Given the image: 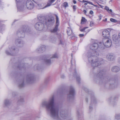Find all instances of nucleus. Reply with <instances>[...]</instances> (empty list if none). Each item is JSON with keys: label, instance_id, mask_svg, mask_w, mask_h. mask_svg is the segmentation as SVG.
<instances>
[{"label": "nucleus", "instance_id": "f257e3e1", "mask_svg": "<svg viewBox=\"0 0 120 120\" xmlns=\"http://www.w3.org/2000/svg\"><path fill=\"white\" fill-rule=\"evenodd\" d=\"M42 107L45 108L46 110L50 112L52 117L57 120H61L62 118H66L67 114L64 110H60V117L58 115V108L55 105L54 97L52 96L50 97L48 101H45L42 102Z\"/></svg>", "mask_w": 120, "mask_h": 120}, {"label": "nucleus", "instance_id": "f03ea898", "mask_svg": "<svg viewBox=\"0 0 120 120\" xmlns=\"http://www.w3.org/2000/svg\"><path fill=\"white\" fill-rule=\"evenodd\" d=\"M100 47L98 43L93 42L90 46V49L93 51H88L86 54L88 61L91 63V65L95 71L98 69V66L104 64L105 61L102 59H98V58L99 54L98 52L96 50Z\"/></svg>", "mask_w": 120, "mask_h": 120}, {"label": "nucleus", "instance_id": "7ed1b4c3", "mask_svg": "<svg viewBox=\"0 0 120 120\" xmlns=\"http://www.w3.org/2000/svg\"><path fill=\"white\" fill-rule=\"evenodd\" d=\"M39 21L35 25V29L39 31H41L44 28V24H51L54 22V19L53 18L49 19L47 20L44 17L39 16L38 17Z\"/></svg>", "mask_w": 120, "mask_h": 120}, {"label": "nucleus", "instance_id": "20e7f679", "mask_svg": "<svg viewBox=\"0 0 120 120\" xmlns=\"http://www.w3.org/2000/svg\"><path fill=\"white\" fill-rule=\"evenodd\" d=\"M30 32V30L27 26L24 25L20 28L17 31L16 34L17 36L19 38H23L25 37V32L29 33Z\"/></svg>", "mask_w": 120, "mask_h": 120}, {"label": "nucleus", "instance_id": "39448f33", "mask_svg": "<svg viewBox=\"0 0 120 120\" xmlns=\"http://www.w3.org/2000/svg\"><path fill=\"white\" fill-rule=\"evenodd\" d=\"M98 71L99 72L98 74H97L96 76V77L97 79L100 80V79L102 80L103 79V81L105 80L106 82H107L109 83V84H110L113 81L112 79H110L109 78H104L103 77V75L105 73L103 71H101L100 72H99V71Z\"/></svg>", "mask_w": 120, "mask_h": 120}, {"label": "nucleus", "instance_id": "423d86ee", "mask_svg": "<svg viewBox=\"0 0 120 120\" xmlns=\"http://www.w3.org/2000/svg\"><path fill=\"white\" fill-rule=\"evenodd\" d=\"M25 5L27 8L29 10L33 9L34 7L33 2L31 0H27L26 2Z\"/></svg>", "mask_w": 120, "mask_h": 120}, {"label": "nucleus", "instance_id": "0eeeda50", "mask_svg": "<svg viewBox=\"0 0 120 120\" xmlns=\"http://www.w3.org/2000/svg\"><path fill=\"white\" fill-rule=\"evenodd\" d=\"M6 54L9 55H13L15 52V49L14 46H13L6 51Z\"/></svg>", "mask_w": 120, "mask_h": 120}, {"label": "nucleus", "instance_id": "6e6552de", "mask_svg": "<svg viewBox=\"0 0 120 120\" xmlns=\"http://www.w3.org/2000/svg\"><path fill=\"white\" fill-rule=\"evenodd\" d=\"M102 42L104 45L106 47H110L112 45L111 40L108 39H103Z\"/></svg>", "mask_w": 120, "mask_h": 120}, {"label": "nucleus", "instance_id": "1a4fd4ad", "mask_svg": "<svg viewBox=\"0 0 120 120\" xmlns=\"http://www.w3.org/2000/svg\"><path fill=\"white\" fill-rule=\"evenodd\" d=\"M75 94L74 89L72 86L70 87L69 94L68 95V98L69 99L72 98Z\"/></svg>", "mask_w": 120, "mask_h": 120}, {"label": "nucleus", "instance_id": "9d476101", "mask_svg": "<svg viewBox=\"0 0 120 120\" xmlns=\"http://www.w3.org/2000/svg\"><path fill=\"white\" fill-rule=\"evenodd\" d=\"M34 80V78L33 76L30 75L26 77V81L27 83H33Z\"/></svg>", "mask_w": 120, "mask_h": 120}, {"label": "nucleus", "instance_id": "9b49d317", "mask_svg": "<svg viewBox=\"0 0 120 120\" xmlns=\"http://www.w3.org/2000/svg\"><path fill=\"white\" fill-rule=\"evenodd\" d=\"M16 1L18 8L21 11L23 10L25 8V6L23 5H21L20 6H19V4H20L19 3L22 2V0H16Z\"/></svg>", "mask_w": 120, "mask_h": 120}, {"label": "nucleus", "instance_id": "f8f14e48", "mask_svg": "<svg viewBox=\"0 0 120 120\" xmlns=\"http://www.w3.org/2000/svg\"><path fill=\"white\" fill-rule=\"evenodd\" d=\"M102 35L105 39H108L109 37L110 32L108 30H105L103 32Z\"/></svg>", "mask_w": 120, "mask_h": 120}, {"label": "nucleus", "instance_id": "ddd939ff", "mask_svg": "<svg viewBox=\"0 0 120 120\" xmlns=\"http://www.w3.org/2000/svg\"><path fill=\"white\" fill-rule=\"evenodd\" d=\"M107 60L109 61H113L114 60L115 57L114 55L112 54H109L106 56Z\"/></svg>", "mask_w": 120, "mask_h": 120}, {"label": "nucleus", "instance_id": "4468645a", "mask_svg": "<svg viewBox=\"0 0 120 120\" xmlns=\"http://www.w3.org/2000/svg\"><path fill=\"white\" fill-rule=\"evenodd\" d=\"M46 49V47L45 46L43 45L41 48L39 49H37L38 51L39 52H42L45 51Z\"/></svg>", "mask_w": 120, "mask_h": 120}, {"label": "nucleus", "instance_id": "2eb2a0df", "mask_svg": "<svg viewBox=\"0 0 120 120\" xmlns=\"http://www.w3.org/2000/svg\"><path fill=\"white\" fill-rule=\"evenodd\" d=\"M56 0H49L47 2V4L45 6V7H47L51 6Z\"/></svg>", "mask_w": 120, "mask_h": 120}, {"label": "nucleus", "instance_id": "dca6fc26", "mask_svg": "<svg viewBox=\"0 0 120 120\" xmlns=\"http://www.w3.org/2000/svg\"><path fill=\"white\" fill-rule=\"evenodd\" d=\"M44 60L46 64L47 65H49L51 64V60L48 59L47 57L45 58Z\"/></svg>", "mask_w": 120, "mask_h": 120}, {"label": "nucleus", "instance_id": "f3484780", "mask_svg": "<svg viewBox=\"0 0 120 120\" xmlns=\"http://www.w3.org/2000/svg\"><path fill=\"white\" fill-rule=\"evenodd\" d=\"M67 32L68 35L69 36L71 35H73V33H72V30L71 28L69 27H68L67 30Z\"/></svg>", "mask_w": 120, "mask_h": 120}, {"label": "nucleus", "instance_id": "a211bd4d", "mask_svg": "<svg viewBox=\"0 0 120 120\" xmlns=\"http://www.w3.org/2000/svg\"><path fill=\"white\" fill-rule=\"evenodd\" d=\"M111 70L113 72H117L120 70V68L117 66H114L112 68Z\"/></svg>", "mask_w": 120, "mask_h": 120}, {"label": "nucleus", "instance_id": "6ab92c4d", "mask_svg": "<svg viewBox=\"0 0 120 120\" xmlns=\"http://www.w3.org/2000/svg\"><path fill=\"white\" fill-rule=\"evenodd\" d=\"M58 27L57 25H56L55 27L51 30V32L52 33H54L56 32L58 29Z\"/></svg>", "mask_w": 120, "mask_h": 120}, {"label": "nucleus", "instance_id": "aec40b11", "mask_svg": "<svg viewBox=\"0 0 120 120\" xmlns=\"http://www.w3.org/2000/svg\"><path fill=\"white\" fill-rule=\"evenodd\" d=\"M37 7L39 9H43L46 7H45V6L44 7L42 5V4L38 3L37 4Z\"/></svg>", "mask_w": 120, "mask_h": 120}, {"label": "nucleus", "instance_id": "412c9836", "mask_svg": "<svg viewBox=\"0 0 120 120\" xmlns=\"http://www.w3.org/2000/svg\"><path fill=\"white\" fill-rule=\"evenodd\" d=\"M112 38L113 40L115 41L117 40L118 38V36L115 34H113L112 36Z\"/></svg>", "mask_w": 120, "mask_h": 120}, {"label": "nucleus", "instance_id": "4be33fe9", "mask_svg": "<svg viewBox=\"0 0 120 120\" xmlns=\"http://www.w3.org/2000/svg\"><path fill=\"white\" fill-rule=\"evenodd\" d=\"M10 102L9 100L6 99L5 100L4 102V105L5 106H8L10 105Z\"/></svg>", "mask_w": 120, "mask_h": 120}, {"label": "nucleus", "instance_id": "5701e85b", "mask_svg": "<svg viewBox=\"0 0 120 120\" xmlns=\"http://www.w3.org/2000/svg\"><path fill=\"white\" fill-rule=\"evenodd\" d=\"M56 25H57L58 26L59 24V18L58 17L57 15H56Z\"/></svg>", "mask_w": 120, "mask_h": 120}, {"label": "nucleus", "instance_id": "b1692460", "mask_svg": "<svg viewBox=\"0 0 120 120\" xmlns=\"http://www.w3.org/2000/svg\"><path fill=\"white\" fill-rule=\"evenodd\" d=\"M58 57L57 54L56 53L53 55L52 58H57Z\"/></svg>", "mask_w": 120, "mask_h": 120}, {"label": "nucleus", "instance_id": "393cba45", "mask_svg": "<svg viewBox=\"0 0 120 120\" xmlns=\"http://www.w3.org/2000/svg\"><path fill=\"white\" fill-rule=\"evenodd\" d=\"M91 104L93 103H96V100L94 98V97L93 96L91 98Z\"/></svg>", "mask_w": 120, "mask_h": 120}, {"label": "nucleus", "instance_id": "a878e982", "mask_svg": "<svg viewBox=\"0 0 120 120\" xmlns=\"http://www.w3.org/2000/svg\"><path fill=\"white\" fill-rule=\"evenodd\" d=\"M24 86L23 81H22L19 83V86L20 87H23Z\"/></svg>", "mask_w": 120, "mask_h": 120}, {"label": "nucleus", "instance_id": "bb28decb", "mask_svg": "<svg viewBox=\"0 0 120 120\" xmlns=\"http://www.w3.org/2000/svg\"><path fill=\"white\" fill-rule=\"evenodd\" d=\"M80 2H83V3L86 2V3H88V4H92V2H89V1H85V0H83L82 1H80Z\"/></svg>", "mask_w": 120, "mask_h": 120}, {"label": "nucleus", "instance_id": "cd10ccee", "mask_svg": "<svg viewBox=\"0 0 120 120\" xmlns=\"http://www.w3.org/2000/svg\"><path fill=\"white\" fill-rule=\"evenodd\" d=\"M110 20L112 22H117V21L116 20L113 18H111L110 19Z\"/></svg>", "mask_w": 120, "mask_h": 120}, {"label": "nucleus", "instance_id": "c85d7f7f", "mask_svg": "<svg viewBox=\"0 0 120 120\" xmlns=\"http://www.w3.org/2000/svg\"><path fill=\"white\" fill-rule=\"evenodd\" d=\"M71 37L72 39L73 40H75V39H76V37L75 36H74V34H73V35H71Z\"/></svg>", "mask_w": 120, "mask_h": 120}, {"label": "nucleus", "instance_id": "c756f323", "mask_svg": "<svg viewBox=\"0 0 120 120\" xmlns=\"http://www.w3.org/2000/svg\"><path fill=\"white\" fill-rule=\"evenodd\" d=\"M116 118L117 119H120V114H116L115 116Z\"/></svg>", "mask_w": 120, "mask_h": 120}, {"label": "nucleus", "instance_id": "7c9ffc66", "mask_svg": "<svg viewBox=\"0 0 120 120\" xmlns=\"http://www.w3.org/2000/svg\"><path fill=\"white\" fill-rule=\"evenodd\" d=\"M63 6L65 7H68V3L66 2H64L63 4Z\"/></svg>", "mask_w": 120, "mask_h": 120}, {"label": "nucleus", "instance_id": "2f4dec72", "mask_svg": "<svg viewBox=\"0 0 120 120\" xmlns=\"http://www.w3.org/2000/svg\"><path fill=\"white\" fill-rule=\"evenodd\" d=\"M77 81L78 82H79L80 80V79L79 76H77L76 77Z\"/></svg>", "mask_w": 120, "mask_h": 120}, {"label": "nucleus", "instance_id": "473e14b6", "mask_svg": "<svg viewBox=\"0 0 120 120\" xmlns=\"http://www.w3.org/2000/svg\"><path fill=\"white\" fill-rule=\"evenodd\" d=\"M16 43L18 42L19 44H20V42H21L20 40L19 39H16L15 40Z\"/></svg>", "mask_w": 120, "mask_h": 120}, {"label": "nucleus", "instance_id": "72a5a7b5", "mask_svg": "<svg viewBox=\"0 0 120 120\" xmlns=\"http://www.w3.org/2000/svg\"><path fill=\"white\" fill-rule=\"evenodd\" d=\"M88 28V27H84L83 29H81L80 30V31L81 32L83 31H84L87 28Z\"/></svg>", "mask_w": 120, "mask_h": 120}, {"label": "nucleus", "instance_id": "f704fd0d", "mask_svg": "<svg viewBox=\"0 0 120 120\" xmlns=\"http://www.w3.org/2000/svg\"><path fill=\"white\" fill-rule=\"evenodd\" d=\"M81 21L82 22H84L86 21V20L84 18L82 17Z\"/></svg>", "mask_w": 120, "mask_h": 120}, {"label": "nucleus", "instance_id": "c9c22d12", "mask_svg": "<svg viewBox=\"0 0 120 120\" xmlns=\"http://www.w3.org/2000/svg\"><path fill=\"white\" fill-rule=\"evenodd\" d=\"M23 99L22 98H21L20 99V100L18 101V102L19 103L21 102H23Z\"/></svg>", "mask_w": 120, "mask_h": 120}, {"label": "nucleus", "instance_id": "e433bc0d", "mask_svg": "<svg viewBox=\"0 0 120 120\" xmlns=\"http://www.w3.org/2000/svg\"><path fill=\"white\" fill-rule=\"evenodd\" d=\"M94 24V22L92 21H91L90 22V26H93Z\"/></svg>", "mask_w": 120, "mask_h": 120}, {"label": "nucleus", "instance_id": "4c0bfd02", "mask_svg": "<svg viewBox=\"0 0 120 120\" xmlns=\"http://www.w3.org/2000/svg\"><path fill=\"white\" fill-rule=\"evenodd\" d=\"M51 41L52 42H54L55 41L56 39L54 38H53L52 39H51Z\"/></svg>", "mask_w": 120, "mask_h": 120}, {"label": "nucleus", "instance_id": "58836bf2", "mask_svg": "<svg viewBox=\"0 0 120 120\" xmlns=\"http://www.w3.org/2000/svg\"><path fill=\"white\" fill-rule=\"evenodd\" d=\"M105 9L107 11H109V9L108 7L107 6H106L105 8Z\"/></svg>", "mask_w": 120, "mask_h": 120}, {"label": "nucleus", "instance_id": "ea45409f", "mask_svg": "<svg viewBox=\"0 0 120 120\" xmlns=\"http://www.w3.org/2000/svg\"><path fill=\"white\" fill-rule=\"evenodd\" d=\"M76 6L75 5H74L73 6V9L74 11H76Z\"/></svg>", "mask_w": 120, "mask_h": 120}, {"label": "nucleus", "instance_id": "a19ab883", "mask_svg": "<svg viewBox=\"0 0 120 120\" xmlns=\"http://www.w3.org/2000/svg\"><path fill=\"white\" fill-rule=\"evenodd\" d=\"M22 65L21 64H20V65H19L18 66V68L19 69H21L22 68H23V67H20V66H22Z\"/></svg>", "mask_w": 120, "mask_h": 120}, {"label": "nucleus", "instance_id": "79ce46f5", "mask_svg": "<svg viewBox=\"0 0 120 120\" xmlns=\"http://www.w3.org/2000/svg\"><path fill=\"white\" fill-rule=\"evenodd\" d=\"M93 13V11L91 10L89 12V14H92Z\"/></svg>", "mask_w": 120, "mask_h": 120}, {"label": "nucleus", "instance_id": "37998d69", "mask_svg": "<svg viewBox=\"0 0 120 120\" xmlns=\"http://www.w3.org/2000/svg\"><path fill=\"white\" fill-rule=\"evenodd\" d=\"M84 36V34H80L79 35V36L80 37H82Z\"/></svg>", "mask_w": 120, "mask_h": 120}, {"label": "nucleus", "instance_id": "c03bdc74", "mask_svg": "<svg viewBox=\"0 0 120 120\" xmlns=\"http://www.w3.org/2000/svg\"><path fill=\"white\" fill-rule=\"evenodd\" d=\"M61 77L62 78H64V75H62L61 76Z\"/></svg>", "mask_w": 120, "mask_h": 120}, {"label": "nucleus", "instance_id": "a18cd8bd", "mask_svg": "<svg viewBox=\"0 0 120 120\" xmlns=\"http://www.w3.org/2000/svg\"><path fill=\"white\" fill-rule=\"evenodd\" d=\"M99 20H100L101 18V15H99Z\"/></svg>", "mask_w": 120, "mask_h": 120}, {"label": "nucleus", "instance_id": "49530a36", "mask_svg": "<svg viewBox=\"0 0 120 120\" xmlns=\"http://www.w3.org/2000/svg\"><path fill=\"white\" fill-rule=\"evenodd\" d=\"M73 2L74 4H75L76 3V1L75 0H73Z\"/></svg>", "mask_w": 120, "mask_h": 120}, {"label": "nucleus", "instance_id": "de8ad7c7", "mask_svg": "<svg viewBox=\"0 0 120 120\" xmlns=\"http://www.w3.org/2000/svg\"><path fill=\"white\" fill-rule=\"evenodd\" d=\"M103 21L105 22L106 21H107V19L105 18V19L103 20Z\"/></svg>", "mask_w": 120, "mask_h": 120}, {"label": "nucleus", "instance_id": "09e8293b", "mask_svg": "<svg viewBox=\"0 0 120 120\" xmlns=\"http://www.w3.org/2000/svg\"><path fill=\"white\" fill-rule=\"evenodd\" d=\"M83 12H84L85 13H85H86V11L85 10H83Z\"/></svg>", "mask_w": 120, "mask_h": 120}, {"label": "nucleus", "instance_id": "8fccbe9b", "mask_svg": "<svg viewBox=\"0 0 120 120\" xmlns=\"http://www.w3.org/2000/svg\"><path fill=\"white\" fill-rule=\"evenodd\" d=\"M86 101L87 102H88V99L87 98H86Z\"/></svg>", "mask_w": 120, "mask_h": 120}, {"label": "nucleus", "instance_id": "3c124183", "mask_svg": "<svg viewBox=\"0 0 120 120\" xmlns=\"http://www.w3.org/2000/svg\"><path fill=\"white\" fill-rule=\"evenodd\" d=\"M92 109V107H91V106H90L89 107V110H90V109Z\"/></svg>", "mask_w": 120, "mask_h": 120}, {"label": "nucleus", "instance_id": "603ef678", "mask_svg": "<svg viewBox=\"0 0 120 120\" xmlns=\"http://www.w3.org/2000/svg\"><path fill=\"white\" fill-rule=\"evenodd\" d=\"M118 36L119 38L120 39V33L119 34Z\"/></svg>", "mask_w": 120, "mask_h": 120}, {"label": "nucleus", "instance_id": "864d4df0", "mask_svg": "<svg viewBox=\"0 0 120 120\" xmlns=\"http://www.w3.org/2000/svg\"><path fill=\"white\" fill-rule=\"evenodd\" d=\"M109 11L110 12H112V10L111 9H109Z\"/></svg>", "mask_w": 120, "mask_h": 120}, {"label": "nucleus", "instance_id": "5fc2aeb1", "mask_svg": "<svg viewBox=\"0 0 120 120\" xmlns=\"http://www.w3.org/2000/svg\"><path fill=\"white\" fill-rule=\"evenodd\" d=\"M92 5H93L94 6H95V7H96L97 6H96V5H94V4L93 3H92Z\"/></svg>", "mask_w": 120, "mask_h": 120}, {"label": "nucleus", "instance_id": "6e6d98bb", "mask_svg": "<svg viewBox=\"0 0 120 120\" xmlns=\"http://www.w3.org/2000/svg\"><path fill=\"white\" fill-rule=\"evenodd\" d=\"M118 62L120 63V58L119 59Z\"/></svg>", "mask_w": 120, "mask_h": 120}, {"label": "nucleus", "instance_id": "4d7b16f0", "mask_svg": "<svg viewBox=\"0 0 120 120\" xmlns=\"http://www.w3.org/2000/svg\"><path fill=\"white\" fill-rule=\"evenodd\" d=\"M75 75H77V73H76V72H75Z\"/></svg>", "mask_w": 120, "mask_h": 120}, {"label": "nucleus", "instance_id": "13d9d810", "mask_svg": "<svg viewBox=\"0 0 120 120\" xmlns=\"http://www.w3.org/2000/svg\"><path fill=\"white\" fill-rule=\"evenodd\" d=\"M87 3H85L84 4V5H86L87 4Z\"/></svg>", "mask_w": 120, "mask_h": 120}, {"label": "nucleus", "instance_id": "bf43d9fd", "mask_svg": "<svg viewBox=\"0 0 120 120\" xmlns=\"http://www.w3.org/2000/svg\"><path fill=\"white\" fill-rule=\"evenodd\" d=\"M100 6L101 8H102V7H103L101 5H100Z\"/></svg>", "mask_w": 120, "mask_h": 120}, {"label": "nucleus", "instance_id": "052dcab7", "mask_svg": "<svg viewBox=\"0 0 120 120\" xmlns=\"http://www.w3.org/2000/svg\"><path fill=\"white\" fill-rule=\"evenodd\" d=\"M60 43L61 44H62V42H61V41H60Z\"/></svg>", "mask_w": 120, "mask_h": 120}, {"label": "nucleus", "instance_id": "680f3d73", "mask_svg": "<svg viewBox=\"0 0 120 120\" xmlns=\"http://www.w3.org/2000/svg\"><path fill=\"white\" fill-rule=\"evenodd\" d=\"M99 44H101L102 43H99Z\"/></svg>", "mask_w": 120, "mask_h": 120}, {"label": "nucleus", "instance_id": "e2e57ef3", "mask_svg": "<svg viewBox=\"0 0 120 120\" xmlns=\"http://www.w3.org/2000/svg\"><path fill=\"white\" fill-rule=\"evenodd\" d=\"M111 31H110V32H111Z\"/></svg>", "mask_w": 120, "mask_h": 120}]
</instances>
